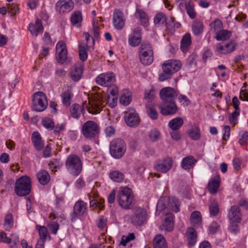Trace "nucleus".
<instances>
[{
	"mask_svg": "<svg viewBox=\"0 0 248 248\" xmlns=\"http://www.w3.org/2000/svg\"><path fill=\"white\" fill-rule=\"evenodd\" d=\"M97 226L101 229H104L107 225V219L104 217H101L97 222Z\"/></svg>",
	"mask_w": 248,
	"mask_h": 248,
	"instance_id": "obj_61",
	"label": "nucleus"
},
{
	"mask_svg": "<svg viewBox=\"0 0 248 248\" xmlns=\"http://www.w3.org/2000/svg\"><path fill=\"white\" fill-rule=\"evenodd\" d=\"M155 92L153 88L151 89H146L144 93V98L149 103L154 99Z\"/></svg>",
	"mask_w": 248,
	"mask_h": 248,
	"instance_id": "obj_47",
	"label": "nucleus"
},
{
	"mask_svg": "<svg viewBox=\"0 0 248 248\" xmlns=\"http://www.w3.org/2000/svg\"><path fill=\"white\" fill-rule=\"evenodd\" d=\"M228 217L230 223H238L241 220L242 213L237 205H232L231 207L228 214Z\"/></svg>",
	"mask_w": 248,
	"mask_h": 248,
	"instance_id": "obj_17",
	"label": "nucleus"
},
{
	"mask_svg": "<svg viewBox=\"0 0 248 248\" xmlns=\"http://www.w3.org/2000/svg\"><path fill=\"white\" fill-rule=\"evenodd\" d=\"M39 183L43 186L46 185L50 180V176L48 171H39L37 173Z\"/></svg>",
	"mask_w": 248,
	"mask_h": 248,
	"instance_id": "obj_27",
	"label": "nucleus"
},
{
	"mask_svg": "<svg viewBox=\"0 0 248 248\" xmlns=\"http://www.w3.org/2000/svg\"><path fill=\"white\" fill-rule=\"evenodd\" d=\"M230 127L229 125H226L224 127V133L223 136V139L225 140H227L230 137Z\"/></svg>",
	"mask_w": 248,
	"mask_h": 248,
	"instance_id": "obj_63",
	"label": "nucleus"
},
{
	"mask_svg": "<svg viewBox=\"0 0 248 248\" xmlns=\"http://www.w3.org/2000/svg\"><path fill=\"white\" fill-rule=\"evenodd\" d=\"M153 248H168L166 239L162 234H156L154 238Z\"/></svg>",
	"mask_w": 248,
	"mask_h": 248,
	"instance_id": "obj_24",
	"label": "nucleus"
},
{
	"mask_svg": "<svg viewBox=\"0 0 248 248\" xmlns=\"http://www.w3.org/2000/svg\"><path fill=\"white\" fill-rule=\"evenodd\" d=\"M88 103L86 101L82 104V107L78 104H73L70 109L71 116L76 119L80 116V112L86 108L90 113L95 114L98 113L104 107L105 100L104 96L101 93H96L92 97H89Z\"/></svg>",
	"mask_w": 248,
	"mask_h": 248,
	"instance_id": "obj_1",
	"label": "nucleus"
},
{
	"mask_svg": "<svg viewBox=\"0 0 248 248\" xmlns=\"http://www.w3.org/2000/svg\"><path fill=\"white\" fill-rule=\"evenodd\" d=\"M83 71V65L81 64L79 67H76L74 71L71 73L72 79L75 81H78L81 77Z\"/></svg>",
	"mask_w": 248,
	"mask_h": 248,
	"instance_id": "obj_34",
	"label": "nucleus"
},
{
	"mask_svg": "<svg viewBox=\"0 0 248 248\" xmlns=\"http://www.w3.org/2000/svg\"><path fill=\"white\" fill-rule=\"evenodd\" d=\"M184 120L181 117H176L170 120L169 123V127L172 130H177L183 124Z\"/></svg>",
	"mask_w": 248,
	"mask_h": 248,
	"instance_id": "obj_30",
	"label": "nucleus"
},
{
	"mask_svg": "<svg viewBox=\"0 0 248 248\" xmlns=\"http://www.w3.org/2000/svg\"><path fill=\"white\" fill-rule=\"evenodd\" d=\"M177 95L174 89L170 87H165L160 90V97L162 103L158 106V108L162 115H172L177 111L178 108L175 103Z\"/></svg>",
	"mask_w": 248,
	"mask_h": 248,
	"instance_id": "obj_2",
	"label": "nucleus"
},
{
	"mask_svg": "<svg viewBox=\"0 0 248 248\" xmlns=\"http://www.w3.org/2000/svg\"><path fill=\"white\" fill-rule=\"evenodd\" d=\"M231 31L226 30H221L216 33L215 38L217 41H225L231 36Z\"/></svg>",
	"mask_w": 248,
	"mask_h": 248,
	"instance_id": "obj_38",
	"label": "nucleus"
},
{
	"mask_svg": "<svg viewBox=\"0 0 248 248\" xmlns=\"http://www.w3.org/2000/svg\"><path fill=\"white\" fill-rule=\"evenodd\" d=\"M86 203L82 200H78L75 203L73 211L70 214V217L72 222L76 221L79 217L83 216L87 213Z\"/></svg>",
	"mask_w": 248,
	"mask_h": 248,
	"instance_id": "obj_10",
	"label": "nucleus"
},
{
	"mask_svg": "<svg viewBox=\"0 0 248 248\" xmlns=\"http://www.w3.org/2000/svg\"><path fill=\"white\" fill-rule=\"evenodd\" d=\"M186 12L189 17L192 19L196 17V13L194 9V4L192 0H189L187 3H185Z\"/></svg>",
	"mask_w": 248,
	"mask_h": 248,
	"instance_id": "obj_41",
	"label": "nucleus"
},
{
	"mask_svg": "<svg viewBox=\"0 0 248 248\" xmlns=\"http://www.w3.org/2000/svg\"><path fill=\"white\" fill-rule=\"evenodd\" d=\"M124 119L126 124L130 127H135L138 125L140 120L136 111L132 108H128L124 113Z\"/></svg>",
	"mask_w": 248,
	"mask_h": 248,
	"instance_id": "obj_11",
	"label": "nucleus"
},
{
	"mask_svg": "<svg viewBox=\"0 0 248 248\" xmlns=\"http://www.w3.org/2000/svg\"><path fill=\"white\" fill-rule=\"evenodd\" d=\"M99 127L93 121H88L82 126V131L84 137L91 139L96 137L99 133Z\"/></svg>",
	"mask_w": 248,
	"mask_h": 248,
	"instance_id": "obj_9",
	"label": "nucleus"
},
{
	"mask_svg": "<svg viewBox=\"0 0 248 248\" xmlns=\"http://www.w3.org/2000/svg\"><path fill=\"white\" fill-rule=\"evenodd\" d=\"M171 210L175 213L178 212L179 209V203L178 200L176 198H172V202H170Z\"/></svg>",
	"mask_w": 248,
	"mask_h": 248,
	"instance_id": "obj_54",
	"label": "nucleus"
},
{
	"mask_svg": "<svg viewBox=\"0 0 248 248\" xmlns=\"http://www.w3.org/2000/svg\"><path fill=\"white\" fill-rule=\"evenodd\" d=\"M66 166L68 170H81L82 162L80 158L76 155H70L67 158Z\"/></svg>",
	"mask_w": 248,
	"mask_h": 248,
	"instance_id": "obj_13",
	"label": "nucleus"
},
{
	"mask_svg": "<svg viewBox=\"0 0 248 248\" xmlns=\"http://www.w3.org/2000/svg\"><path fill=\"white\" fill-rule=\"evenodd\" d=\"M190 221L194 225L200 224L202 222L201 213L198 211L193 212L191 215Z\"/></svg>",
	"mask_w": 248,
	"mask_h": 248,
	"instance_id": "obj_46",
	"label": "nucleus"
},
{
	"mask_svg": "<svg viewBox=\"0 0 248 248\" xmlns=\"http://www.w3.org/2000/svg\"><path fill=\"white\" fill-rule=\"evenodd\" d=\"M173 161L169 156H167L156 162L154 168L156 170H170L172 167Z\"/></svg>",
	"mask_w": 248,
	"mask_h": 248,
	"instance_id": "obj_16",
	"label": "nucleus"
},
{
	"mask_svg": "<svg viewBox=\"0 0 248 248\" xmlns=\"http://www.w3.org/2000/svg\"><path fill=\"white\" fill-rule=\"evenodd\" d=\"M219 227V225L216 222H213L209 226V231L210 233L214 234L216 233Z\"/></svg>",
	"mask_w": 248,
	"mask_h": 248,
	"instance_id": "obj_55",
	"label": "nucleus"
},
{
	"mask_svg": "<svg viewBox=\"0 0 248 248\" xmlns=\"http://www.w3.org/2000/svg\"><path fill=\"white\" fill-rule=\"evenodd\" d=\"M72 96V93L69 91H67L62 93V102L64 106L68 107L70 105Z\"/></svg>",
	"mask_w": 248,
	"mask_h": 248,
	"instance_id": "obj_39",
	"label": "nucleus"
},
{
	"mask_svg": "<svg viewBox=\"0 0 248 248\" xmlns=\"http://www.w3.org/2000/svg\"><path fill=\"white\" fill-rule=\"evenodd\" d=\"M141 37L140 36H133L129 38L128 42L129 45L132 46H138L141 42Z\"/></svg>",
	"mask_w": 248,
	"mask_h": 248,
	"instance_id": "obj_52",
	"label": "nucleus"
},
{
	"mask_svg": "<svg viewBox=\"0 0 248 248\" xmlns=\"http://www.w3.org/2000/svg\"><path fill=\"white\" fill-rule=\"evenodd\" d=\"M31 180L28 176H22L16 180L15 192L17 196L22 197L29 195L31 191Z\"/></svg>",
	"mask_w": 248,
	"mask_h": 248,
	"instance_id": "obj_4",
	"label": "nucleus"
},
{
	"mask_svg": "<svg viewBox=\"0 0 248 248\" xmlns=\"http://www.w3.org/2000/svg\"><path fill=\"white\" fill-rule=\"evenodd\" d=\"M163 226L168 232H170L173 229V218L171 214H168L167 217L165 218Z\"/></svg>",
	"mask_w": 248,
	"mask_h": 248,
	"instance_id": "obj_29",
	"label": "nucleus"
},
{
	"mask_svg": "<svg viewBox=\"0 0 248 248\" xmlns=\"http://www.w3.org/2000/svg\"><path fill=\"white\" fill-rule=\"evenodd\" d=\"M146 112L149 117L153 120H155L158 118V113L154 107L150 104L146 105Z\"/></svg>",
	"mask_w": 248,
	"mask_h": 248,
	"instance_id": "obj_40",
	"label": "nucleus"
},
{
	"mask_svg": "<svg viewBox=\"0 0 248 248\" xmlns=\"http://www.w3.org/2000/svg\"><path fill=\"white\" fill-rule=\"evenodd\" d=\"M217 50L219 53L222 54H226L230 53V50H227L224 46H221L220 44H218L217 45Z\"/></svg>",
	"mask_w": 248,
	"mask_h": 248,
	"instance_id": "obj_59",
	"label": "nucleus"
},
{
	"mask_svg": "<svg viewBox=\"0 0 248 248\" xmlns=\"http://www.w3.org/2000/svg\"><path fill=\"white\" fill-rule=\"evenodd\" d=\"M187 244L190 247H193L197 241V234L193 228H188L186 231Z\"/></svg>",
	"mask_w": 248,
	"mask_h": 248,
	"instance_id": "obj_25",
	"label": "nucleus"
},
{
	"mask_svg": "<svg viewBox=\"0 0 248 248\" xmlns=\"http://www.w3.org/2000/svg\"><path fill=\"white\" fill-rule=\"evenodd\" d=\"M48 228L52 234H56L57 232V231L59 229V224L51 219H50L48 225Z\"/></svg>",
	"mask_w": 248,
	"mask_h": 248,
	"instance_id": "obj_51",
	"label": "nucleus"
},
{
	"mask_svg": "<svg viewBox=\"0 0 248 248\" xmlns=\"http://www.w3.org/2000/svg\"><path fill=\"white\" fill-rule=\"evenodd\" d=\"M139 58L144 65L151 64L154 61V51L149 43H142L139 48Z\"/></svg>",
	"mask_w": 248,
	"mask_h": 248,
	"instance_id": "obj_5",
	"label": "nucleus"
},
{
	"mask_svg": "<svg viewBox=\"0 0 248 248\" xmlns=\"http://www.w3.org/2000/svg\"><path fill=\"white\" fill-rule=\"evenodd\" d=\"M82 20V16L81 11H74L71 16V21L73 25L79 26L81 25Z\"/></svg>",
	"mask_w": 248,
	"mask_h": 248,
	"instance_id": "obj_31",
	"label": "nucleus"
},
{
	"mask_svg": "<svg viewBox=\"0 0 248 248\" xmlns=\"http://www.w3.org/2000/svg\"><path fill=\"white\" fill-rule=\"evenodd\" d=\"M210 26L211 30H213L215 32L216 34L217 32L221 31L220 30L222 27V23L220 20L217 19L211 23Z\"/></svg>",
	"mask_w": 248,
	"mask_h": 248,
	"instance_id": "obj_49",
	"label": "nucleus"
},
{
	"mask_svg": "<svg viewBox=\"0 0 248 248\" xmlns=\"http://www.w3.org/2000/svg\"><path fill=\"white\" fill-rule=\"evenodd\" d=\"M220 183L219 175L217 174L212 178L208 184V188L210 193L214 194L217 193Z\"/></svg>",
	"mask_w": 248,
	"mask_h": 248,
	"instance_id": "obj_21",
	"label": "nucleus"
},
{
	"mask_svg": "<svg viewBox=\"0 0 248 248\" xmlns=\"http://www.w3.org/2000/svg\"><path fill=\"white\" fill-rule=\"evenodd\" d=\"M189 137L193 140H197L200 138V130L196 125H193L187 132Z\"/></svg>",
	"mask_w": 248,
	"mask_h": 248,
	"instance_id": "obj_33",
	"label": "nucleus"
},
{
	"mask_svg": "<svg viewBox=\"0 0 248 248\" xmlns=\"http://www.w3.org/2000/svg\"><path fill=\"white\" fill-rule=\"evenodd\" d=\"M191 43V37L189 33H186L183 36L181 44V49L185 52L187 50L188 47L190 46Z\"/></svg>",
	"mask_w": 248,
	"mask_h": 248,
	"instance_id": "obj_36",
	"label": "nucleus"
},
{
	"mask_svg": "<svg viewBox=\"0 0 248 248\" xmlns=\"http://www.w3.org/2000/svg\"><path fill=\"white\" fill-rule=\"evenodd\" d=\"M126 149L124 141L121 139L112 140L109 145V152L112 156L119 159L124 155Z\"/></svg>",
	"mask_w": 248,
	"mask_h": 248,
	"instance_id": "obj_6",
	"label": "nucleus"
},
{
	"mask_svg": "<svg viewBox=\"0 0 248 248\" xmlns=\"http://www.w3.org/2000/svg\"><path fill=\"white\" fill-rule=\"evenodd\" d=\"M115 76L111 72L100 74L95 79L96 83L101 86H108L115 81Z\"/></svg>",
	"mask_w": 248,
	"mask_h": 248,
	"instance_id": "obj_12",
	"label": "nucleus"
},
{
	"mask_svg": "<svg viewBox=\"0 0 248 248\" xmlns=\"http://www.w3.org/2000/svg\"><path fill=\"white\" fill-rule=\"evenodd\" d=\"M147 220V212L141 207H136L130 218L131 223L134 226H140L144 224Z\"/></svg>",
	"mask_w": 248,
	"mask_h": 248,
	"instance_id": "obj_8",
	"label": "nucleus"
},
{
	"mask_svg": "<svg viewBox=\"0 0 248 248\" xmlns=\"http://www.w3.org/2000/svg\"><path fill=\"white\" fill-rule=\"evenodd\" d=\"M196 162L193 156H186L182 160V167L184 170H190L193 168Z\"/></svg>",
	"mask_w": 248,
	"mask_h": 248,
	"instance_id": "obj_26",
	"label": "nucleus"
},
{
	"mask_svg": "<svg viewBox=\"0 0 248 248\" xmlns=\"http://www.w3.org/2000/svg\"><path fill=\"white\" fill-rule=\"evenodd\" d=\"M79 56L80 60L82 62L85 61L88 57V45L85 43H80L78 45Z\"/></svg>",
	"mask_w": 248,
	"mask_h": 248,
	"instance_id": "obj_35",
	"label": "nucleus"
},
{
	"mask_svg": "<svg viewBox=\"0 0 248 248\" xmlns=\"http://www.w3.org/2000/svg\"><path fill=\"white\" fill-rule=\"evenodd\" d=\"M8 9L10 11V12L12 13L11 16H14L16 15L17 11L19 10L18 5L15 3L9 4Z\"/></svg>",
	"mask_w": 248,
	"mask_h": 248,
	"instance_id": "obj_58",
	"label": "nucleus"
},
{
	"mask_svg": "<svg viewBox=\"0 0 248 248\" xmlns=\"http://www.w3.org/2000/svg\"><path fill=\"white\" fill-rule=\"evenodd\" d=\"M109 177L112 181L116 183L122 182L125 177L122 171H110Z\"/></svg>",
	"mask_w": 248,
	"mask_h": 248,
	"instance_id": "obj_32",
	"label": "nucleus"
},
{
	"mask_svg": "<svg viewBox=\"0 0 248 248\" xmlns=\"http://www.w3.org/2000/svg\"><path fill=\"white\" fill-rule=\"evenodd\" d=\"M134 238L135 235L133 233H129L126 236H123L120 244L124 246H125L128 242L134 240Z\"/></svg>",
	"mask_w": 248,
	"mask_h": 248,
	"instance_id": "obj_53",
	"label": "nucleus"
},
{
	"mask_svg": "<svg viewBox=\"0 0 248 248\" xmlns=\"http://www.w3.org/2000/svg\"><path fill=\"white\" fill-rule=\"evenodd\" d=\"M119 204L125 209H131L133 205L134 196L131 189L127 186L119 188L117 196Z\"/></svg>",
	"mask_w": 248,
	"mask_h": 248,
	"instance_id": "obj_3",
	"label": "nucleus"
},
{
	"mask_svg": "<svg viewBox=\"0 0 248 248\" xmlns=\"http://www.w3.org/2000/svg\"><path fill=\"white\" fill-rule=\"evenodd\" d=\"M36 228L39 232L40 239L46 241V237L49 236L46 228L44 226L36 225Z\"/></svg>",
	"mask_w": 248,
	"mask_h": 248,
	"instance_id": "obj_42",
	"label": "nucleus"
},
{
	"mask_svg": "<svg viewBox=\"0 0 248 248\" xmlns=\"http://www.w3.org/2000/svg\"><path fill=\"white\" fill-rule=\"evenodd\" d=\"M42 125L46 128L52 130L54 127V124L52 119L49 118H45L42 121Z\"/></svg>",
	"mask_w": 248,
	"mask_h": 248,
	"instance_id": "obj_50",
	"label": "nucleus"
},
{
	"mask_svg": "<svg viewBox=\"0 0 248 248\" xmlns=\"http://www.w3.org/2000/svg\"><path fill=\"white\" fill-rule=\"evenodd\" d=\"M56 58L57 61L63 63L67 59V50L64 42L59 41L56 45Z\"/></svg>",
	"mask_w": 248,
	"mask_h": 248,
	"instance_id": "obj_18",
	"label": "nucleus"
},
{
	"mask_svg": "<svg viewBox=\"0 0 248 248\" xmlns=\"http://www.w3.org/2000/svg\"><path fill=\"white\" fill-rule=\"evenodd\" d=\"M47 101L44 93L42 92L35 93L32 97V109L38 112L44 111L47 106Z\"/></svg>",
	"mask_w": 248,
	"mask_h": 248,
	"instance_id": "obj_7",
	"label": "nucleus"
},
{
	"mask_svg": "<svg viewBox=\"0 0 248 248\" xmlns=\"http://www.w3.org/2000/svg\"><path fill=\"white\" fill-rule=\"evenodd\" d=\"M174 21V18L170 17V20L167 22L166 16L163 13L157 14L154 18V23L155 25H163L165 23L167 29L169 28V26H172Z\"/></svg>",
	"mask_w": 248,
	"mask_h": 248,
	"instance_id": "obj_19",
	"label": "nucleus"
},
{
	"mask_svg": "<svg viewBox=\"0 0 248 248\" xmlns=\"http://www.w3.org/2000/svg\"><path fill=\"white\" fill-rule=\"evenodd\" d=\"M98 195L95 191H92L90 193L88 194L89 200L90 201V206L93 207H98L100 210L103 209L104 206L103 203L104 202V200L100 199L98 201L96 199Z\"/></svg>",
	"mask_w": 248,
	"mask_h": 248,
	"instance_id": "obj_20",
	"label": "nucleus"
},
{
	"mask_svg": "<svg viewBox=\"0 0 248 248\" xmlns=\"http://www.w3.org/2000/svg\"><path fill=\"white\" fill-rule=\"evenodd\" d=\"M28 29L32 35L37 36L38 33L43 32L44 27L42 24L41 20L37 18L34 24L32 23L30 24Z\"/></svg>",
	"mask_w": 248,
	"mask_h": 248,
	"instance_id": "obj_22",
	"label": "nucleus"
},
{
	"mask_svg": "<svg viewBox=\"0 0 248 248\" xmlns=\"http://www.w3.org/2000/svg\"><path fill=\"white\" fill-rule=\"evenodd\" d=\"M135 16L140 19L142 25H145L148 23L149 18L146 13L140 9H137L135 13Z\"/></svg>",
	"mask_w": 248,
	"mask_h": 248,
	"instance_id": "obj_28",
	"label": "nucleus"
},
{
	"mask_svg": "<svg viewBox=\"0 0 248 248\" xmlns=\"http://www.w3.org/2000/svg\"><path fill=\"white\" fill-rule=\"evenodd\" d=\"M115 128L112 126H108L105 130L106 135L110 137L115 133Z\"/></svg>",
	"mask_w": 248,
	"mask_h": 248,
	"instance_id": "obj_64",
	"label": "nucleus"
},
{
	"mask_svg": "<svg viewBox=\"0 0 248 248\" xmlns=\"http://www.w3.org/2000/svg\"><path fill=\"white\" fill-rule=\"evenodd\" d=\"M74 6L72 0H59L56 4V10L60 14L68 13L72 11Z\"/></svg>",
	"mask_w": 248,
	"mask_h": 248,
	"instance_id": "obj_14",
	"label": "nucleus"
},
{
	"mask_svg": "<svg viewBox=\"0 0 248 248\" xmlns=\"http://www.w3.org/2000/svg\"><path fill=\"white\" fill-rule=\"evenodd\" d=\"M229 227V231L232 233L236 234L239 232V229L237 223H230Z\"/></svg>",
	"mask_w": 248,
	"mask_h": 248,
	"instance_id": "obj_62",
	"label": "nucleus"
},
{
	"mask_svg": "<svg viewBox=\"0 0 248 248\" xmlns=\"http://www.w3.org/2000/svg\"><path fill=\"white\" fill-rule=\"evenodd\" d=\"M248 140V132L245 131L242 132L241 138L239 140V143L241 145H244L246 143Z\"/></svg>",
	"mask_w": 248,
	"mask_h": 248,
	"instance_id": "obj_60",
	"label": "nucleus"
},
{
	"mask_svg": "<svg viewBox=\"0 0 248 248\" xmlns=\"http://www.w3.org/2000/svg\"><path fill=\"white\" fill-rule=\"evenodd\" d=\"M14 219L12 214L6 215L4 219V226L6 230L9 231L13 226Z\"/></svg>",
	"mask_w": 248,
	"mask_h": 248,
	"instance_id": "obj_44",
	"label": "nucleus"
},
{
	"mask_svg": "<svg viewBox=\"0 0 248 248\" xmlns=\"http://www.w3.org/2000/svg\"><path fill=\"white\" fill-rule=\"evenodd\" d=\"M209 212L211 216H216L219 213V207L217 202L213 201L209 206Z\"/></svg>",
	"mask_w": 248,
	"mask_h": 248,
	"instance_id": "obj_45",
	"label": "nucleus"
},
{
	"mask_svg": "<svg viewBox=\"0 0 248 248\" xmlns=\"http://www.w3.org/2000/svg\"><path fill=\"white\" fill-rule=\"evenodd\" d=\"M31 140L35 148L37 150L40 151L44 147V143L39 132H34L32 133Z\"/></svg>",
	"mask_w": 248,
	"mask_h": 248,
	"instance_id": "obj_23",
	"label": "nucleus"
},
{
	"mask_svg": "<svg viewBox=\"0 0 248 248\" xmlns=\"http://www.w3.org/2000/svg\"><path fill=\"white\" fill-rule=\"evenodd\" d=\"M203 30V25L201 21H195L192 25V30L195 35H200Z\"/></svg>",
	"mask_w": 248,
	"mask_h": 248,
	"instance_id": "obj_43",
	"label": "nucleus"
},
{
	"mask_svg": "<svg viewBox=\"0 0 248 248\" xmlns=\"http://www.w3.org/2000/svg\"><path fill=\"white\" fill-rule=\"evenodd\" d=\"M236 45V43L233 40H231L229 43L226 44L224 46L227 50H230L231 53L234 50Z\"/></svg>",
	"mask_w": 248,
	"mask_h": 248,
	"instance_id": "obj_56",
	"label": "nucleus"
},
{
	"mask_svg": "<svg viewBox=\"0 0 248 248\" xmlns=\"http://www.w3.org/2000/svg\"><path fill=\"white\" fill-rule=\"evenodd\" d=\"M125 19L123 13L119 9H115L113 15L112 23L118 30H122L125 25Z\"/></svg>",
	"mask_w": 248,
	"mask_h": 248,
	"instance_id": "obj_15",
	"label": "nucleus"
},
{
	"mask_svg": "<svg viewBox=\"0 0 248 248\" xmlns=\"http://www.w3.org/2000/svg\"><path fill=\"white\" fill-rule=\"evenodd\" d=\"M48 165L51 170H53L54 169H60L61 166L60 162L56 159L50 161Z\"/></svg>",
	"mask_w": 248,
	"mask_h": 248,
	"instance_id": "obj_57",
	"label": "nucleus"
},
{
	"mask_svg": "<svg viewBox=\"0 0 248 248\" xmlns=\"http://www.w3.org/2000/svg\"><path fill=\"white\" fill-rule=\"evenodd\" d=\"M131 95L129 93H127L126 94L123 93L120 97V103L125 106L128 105L131 102Z\"/></svg>",
	"mask_w": 248,
	"mask_h": 248,
	"instance_id": "obj_48",
	"label": "nucleus"
},
{
	"mask_svg": "<svg viewBox=\"0 0 248 248\" xmlns=\"http://www.w3.org/2000/svg\"><path fill=\"white\" fill-rule=\"evenodd\" d=\"M149 140L152 142L158 141L161 137V133L156 128L151 130L148 133Z\"/></svg>",
	"mask_w": 248,
	"mask_h": 248,
	"instance_id": "obj_37",
	"label": "nucleus"
}]
</instances>
